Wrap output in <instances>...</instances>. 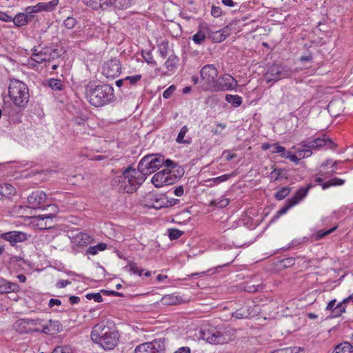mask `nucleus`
I'll return each instance as SVG.
<instances>
[{
    "mask_svg": "<svg viewBox=\"0 0 353 353\" xmlns=\"http://www.w3.org/2000/svg\"><path fill=\"white\" fill-rule=\"evenodd\" d=\"M294 73V70L287 65L273 64L268 68L264 74V79L267 83H274L283 79L290 78Z\"/></svg>",
    "mask_w": 353,
    "mask_h": 353,
    "instance_id": "7",
    "label": "nucleus"
},
{
    "mask_svg": "<svg viewBox=\"0 0 353 353\" xmlns=\"http://www.w3.org/2000/svg\"><path fill=\"white\" fill-rule=\"evenodd\" d=\"M296 205V201H291L290 199L286 201L285 204L277 212L278 216L285 214L291 208Z\"/></svg>",
    "mask_w": 353,
    "mask_h": 353,
    "instance_id": "42",
    "label": "nucleus"
},
{
    "mask_svg": "<svg viewBox=\"0 0 353 353\" xmlns=\"http://www.w3.org/2000/svg\"><path fill=\"white\" fill-rule=\"evenodd\" d=\"M29 319L17 320L14 323L15 330L21 334L28 333L30 332H39V327H32L30 326Z\"/></svg>",
    "mask_w": 353,
    "mask_h": 353,
    "instance_id": "18",
    "label": "nucleus"
},
{
    "mask_svg": "<svg viewBox=\"0 0 353 353\" xmlns=\"http://www.w3.org/2000/svg\"><path fill=\"white\" fill-rule=\"evenodd\" d=\"M303 349L300 347H288L272 351V353H300Z\"/></svg>",
    "mask_w": 353,
    "mask_h": 353,
    "instance_id": "38",
    "label": "nucleus"
},
{
    "mask_svg": "<svg viewBox=\"0 0 353 353\" xmlns=\"http://www.w3.org/2000/svg\"><path fill=\"white\" fill-rule=\"evenodd\" d=\"M229 204V199L227 198H221L220 199H214L210 202L211 206H215L217 208H225Z\"/></svg>",
    "mask_w": 353,
    "mask_h": 353,
    "instance_id": "40",
    "label": "nucleus"
},
{
    "mask_svg": "<svg viewBox=\"0 0 353 353\" xmlns=\"http://www.w3.org/2000/svg\"><path fill=\"white\" fill-rule=\"evenodd\" d=\"M316 149L319 150L324 147L330 149H334L336 147V145L333 142L332 139L329 138L326 134H323L321 137L314 138Z\"/></svg>",
    "mask_w": 353,
    "mask_h": 353,
    "instance_id": "22",
    "label": "nucleus"
},
{
    "mask_svg": "<svg viewBox=\"0 0 353 353\" xmlns=\"http://www.w3.org/2000/svg\"><path fill=\"white\" fill-rule=\"evenodd\" d=\"M46 199V194L43 191L37 190L28 196V203L32 208H40Z\"/></svg>",
    "mask_w": 353,
    "mask_h": 353,
    "instance_id": "17",
    "label": "nucleus"
},
{
    "mask_svg": "<svg viewBox=\"0 0 353 353\" xmlns=\"http://www.w3.org/2000/svg\"><path fill=\"white\" fill-rule=\"evenodd\" d=\"M178 62L179 58L174 54H171L165 62V66L168 72H172L176 68Z\"/></svg>",
    "mask_w": 353,
    "mask_h": 353,
    "instance_id": "29",
    "label": "nucleus"
},
{
    "mask_svg": "<svg viewBox=\"0 0 353 353\" xmlns=\"http://www.w3.org/2000/svg\"><path fill=\"white\" fill-rule=\"evenodd\" d=\"M37 10L41 11H48L50 12V8H48V4L46 2H40L37 3Z\"/></svg>",
    "mask_w": 353,
    "mask_h": 353,
    "instance_id": "64",
    "label": "nucleus"
},
{
    "mask_svg": "<svg viewBox=\"0 0 353 353\" xmlns=\"http://www.w3.org/2000/svg\"><path fill=\"white\" fill-rule=\"evenodd\" d=\"M183 234V232L178 229L172 228L168 230V235L170 240H175L179 239Z\"/></svg>",
    "mask_w": 353,
    "mask_h": 353,
    "instance_id": "46",
    "label": "nucleus"
},
{
    "mask_svg": "<svg viewBox=\"0 0 353 353\" xmlns=\"http://www.w3.org/2000/svg\"><path fill=\"white\" fill-rule=\"evenodd\" d=\"M250 315V310L247 307H242L232 314V316L238 319L248 318Z\"/></svg>",
    "mask_w": 353,
    "mask_h": 353,
    "instance_id": "32",
    "label": "nucleus"
},
{
    "mask_svg": "<svg viewBox=\"0 0 353 353\" xmlns=\"http://www.w3.org/2000/svg\"><path fill=\"white\" fill-rule=\"evenodd\" d=\"M29 324L30 327H40L43 328V325H44V319H29Z\"/></svg>",
    "mask_w": 353,
    "mask_h": 353,
    "instance_id": "48",
    "label": "nucleus"
},
{
    "mask_svg": "<svg viewBox=\"0 0 353 353\" xmlns=\"http://www.w3.org/2000/svg\"><path fill=\"white\" fill-rule=\"evenodd\" d=\"M91 339L104 350H112L117 345L119 334L112 321H102L92 328Z\"/></svg>",
    "mask_w": 353,
    "mask_h": 353,
    "instance_id": "1",
    "label": "nucleus"
},
{
    "mask_svg": "<svg viewBox=\"0 0 353 353\" xmlns=\"http://www.w3.org/2000/svg\"><path fill=\"white\" fill-rule=\"evenodd\" d=\"M164 163V157L159 154H148L139 161L137 171L143 176L144 181L146 176L151 174L159 170Z\"/></svg>",
    "mask_w": 353,
    "mask_h": 353,
    "instance_id": "5",
    "label": "nucleus"
},
{
    "mask_svg": "<svg viewBox=\"0 0 353 353\" xmlns=\"http://www.w3.org/2000/svg\"><path fill=\"white\" fill-rule=\"evenodd\" d=\"M176 90V86L174 85H171L169 88H168L163 93V97L165 99H169L174 92Z\"/></svg>",
    "mask_w": 353,
    "mask_h": 353,
    "instance_id": "54",
    "label": "nucleus"
},
{
    "mask_svg": "<svg viewBox=\"0 0 353 353\" xmlns=\"http://www.w3.org/2000/svg\"><path fill=\"white\" fill-rule=\"evenodd\" d=\"M211 14L214 17H219L222 14V10L219 6H212L211 9Z\"/></svg>",
    "mask_w": 353,
    "mask_h": 353,
    "instance_id": "58",
    "label": "nucleus"
},
{
    "mask_svg": "<svg viewBox=\"0 0 353 353\" xmlns=\"http://www.w3.org/2000/svg\"><path fill=\"white\" fill-rule=\"evenodd\" d=\"M83 3L92 9H105L108 6V0H82Z\"/></svg>",
    "mask_w": 353,
    "mask_h": 353,
    "instance_id": "25",
    "label": "nucleus"
},
{
    "mask_svg": "<svg viewBox=\"0 0 353 353\" xmlns=\"http://www.w3.org/2000/svg\"><path fill=\"white\" fill-rule=\"evenodd\" d=\"M91 236L84 232H79L73 236L72 241L77 246L81 247L88 245L92 242Z\"/></svg>",
    "mask_w": 353,
    "mask_h": 353,
    "instance_id": "23",
    "label": "nucleus"
},
{
    "mask_svg": "<svg viewBox=\"0 0 353 353\" xmlns=\"http://www.w3.org/2000/svg\"><path fill=\"white\" fill-rule=\"evenodd\" d=\"M336 299H332L328 303L326 307L327 310L332 311V317L340 316L343 313L345 312L346 305H345L342 302L336 305Z\"/></svg>",
    "mask_w": 353,
    "mask_h": 353,
    "instance_id": "21",
    "label": "nucleus"
},
{
    "mask_svg": "<svg viewBox=\"0 0 353 353\" xmlns=\"http://www.w3.org/2000/svg\"><path fill=\"white\" fill-rule=\"evenodd\" d=\"M129 268V271L134 274H137L139 276H141L144 270L139 268L137 263L135 262H130L128 263V265L127 266Z\"/></svg>",
    "mask_w": 353,
    "mask_h": 353,
    "instance_id": "39",
    "label": "nucleus"
},
{
    "mask_svg": "<svg viewBox=\"0 0 353 353\" xmlns=\"http://www.w3.org/2000/svg\"><path fill=\"white\" fill-rule=\"evenodd\" d=\"M284 170L283 169H279V168H275L274 169L273 171L271 172L270 173V179L272 181H277L280 176L282 175V173Z\"/></svg>",
    "mask_w": 353,
    "mask_h": 353,
    "instance_id": "52",
    "label": "nucleus"
},
{
    "mask_svg": "<svg viewBox=\"0 0 353 353\" xmlns=\"http://www.w3.org/2000/svg\"><path fill=\"white\" fill-rule=\"evenodd\" d=\"M336 228H337V226H334L326 231H324L323 230H319L316 233V239L317 240L321 239L323 238L324 236H325L326 235L331 234L334 230H336Z\"/></svg>",
    "mask_w": 353,
    "mask_h": 353,
    "instance_id": "50",
    "label": "nucleus"
},
{
    "mask_svg": "<svg viewBox=\"0 0 353 353\" xmlns=\"http://www.w3.org/2000/svg\"><path fill=\"white\" fill-rule=\"evenodd\" d=\"M85 98L97 108L104 106L114 100V89L110 85L89 83L85 87Z\"/></svg>",
    "mask_w": 353,
    "mask_h": 353,
    "instance_id": "3",
    "label": "nucleus"
},
{
    "mask_svg": "<svg viewBox=\"0 0 353 353\" xmlns=\"http://www.w3.org/2000/svg\"><path fill=\"white\" fill-rule=\"evenodd\" d=\"M8 95L13 103L19 107H24L29 100V90L23 82L12 79L8 87Z\"/></svg>",
    "mask_w": 353,
    "mask_h": 353,
    "instance_id": "4",
    "label": "nucleus"
},
{
    "mask_svg": "<svg viewBox=\"0 0 353 353\" xmlns=\"http://www.w3.org/2000/svg\"><path fill=\"white\" fill-rule=\"evenodd\" d=\"M332 353H353V346L349 342H343L336 345Z\"/></svg>",
    "mask_w": 353,
    "mask_h": 353,
    "instance_id": "27",
    "label": "nucleus"
},
{
    "mask_svg": "<svg viewBox=\"0 0 353 353\" xmlns=\"http://www.w3.org/2000/svg\"><path fill=\"white\" fill-rule=\"evenodd\" d=\"M272 150L271 151L272 153H277L280 155L282 154V152H285V148L281 145H279L278 143H275L272 146Z\"/></svg>",
    "mask_w": 353,
    "mask_h": 353,
    "instance_id": "59",
    "label": "nucleus"
},
{
    "mask_svg": "<svg viewBox=\"0 0 353 353\" xmlns=\"http://www.w3.org/2000/svg\"><path fill=\"white\" fill-rule=\"evenodd\" d=\"M70 284H71V281L69 280H59L57 281L56 286L58 288H63Z\"/></svg>",
    "mask_w": 353,
    "mask_h": 353,
    "instance_id": "63",
    "label": "nucleus"
},
{
    "mask_svg": "<svg viewBox=\"0 0 353 353\" xmlns=\"http://www.w3.org/2000/svg\"><path fill=\"white\" fill-rule=\"evenodd\" d=\"M48 85L53 90H61L63 87L61 81L55 79H50Z\"/></svg>",
    "mask_w": 353,
    "mask_h": 353,
    "instance_id": "44",
    "label": "nucleus"
},
{
    "mask_svg": "<svg viewBox=\"0 0 353 353\" xmlns=\"http://www.w3.org/2000/svg\"><path fill=\"white\" fill-rule=\"evenodd\" d=\"M30 236L21 231H10L0 234V238L8 241L12 246L16 245L18 243L26 241Z\"/></svg>",
    "mask_w": 353,
    "mask_h": 353,
    "instance_id": "14",
    "label": "nucleus"
},
{
    "mask_svg": "<svg viewBox=\"0 0 353 353\" xmlns=\"http://www.w3.org/2000/svg\"><path fill=\"white\" fill-rule=\"evenodd\" d=\"M188 132V128L187 125H184L183 127H182L180 132L178 134V136L176 139V141L179 143L190 144L191 143L190 139H184V137Z\"/></svg>",
    "mask_w": 353,
    "mask_h": 353,
    "instance_id": "31",
    "label": "nucleus"
},
{
    "mask_svg": "<svg viewBox=\"0 0 353 353\" xmlns=\"http://www.w3.org/2000/svg\"><path fill=\"white\" fill-rule=\"evenodd\" d=\"M85 297L88 300L94 299L95 302L101 303L103 301V298L101 293H88L85 295Z\"/></svg>",
    "mask_w": 353,
    "mask_h": 353,
    "instance_id": "49",
    "label": "nucleus"
},
{
    "mask_svg": "<svg viewBox=\"0 0 353 353\" xmlns=\"http://www.w3.org/2000/svg\"><path fill=\"white\" fill-rule=\"evenodd\" d=\"M202 339L211 344H223L226 342V338L222 334L220 331L216 330H202Z\"/></svg>",
    "mask_w": 353,
    "mask_h": 353,
    "instance_id": "15",
    "label": "nucleus"
},
{
    "mask_svg": "<svg viewBox=\"0 0 353 353\" xmlns=\"http://www.w3.org/2000/svg\"><path fill=\"white\" fill-rule=\"evenodd\" d=\"M77 24V20L74 17H68L63 21L64 26L68 29H72Z\"/></svg>",
    "mask_w": 353,
    "mask_h": 353,
    "instance_id": "51",
    "label": "nucleus"
},
{
    "mask_svg": "<svg viewBox=\"0 0 353 353\" xmlns=\"http://www.w3.org/2000/svg\"><path fill=\"white\" fill-rule=\"evenodd\" d=\"M290 192V188L288 187L282 188L279 191H278L274 196L276 200L281 201L285 198Z\"/></svg>",
    "mask_w": 353,
    "mask_h": 353,
    "instance_id": "43",
    "label": "nucleus"
},
{
    "mask_svg": "<svg viewBox=\"0 0 353 353\" xmlns=\"http://www.w3.org/2000/svg\"><path fill=\"white\" fill-rule=\"evenodd\" d=\"M262 289L261 285H250L248 284L245 287V290L248 292H256Z\"/></svg>",
    "mask_w": 353,
    "mask_h": 353,
    "instance_id": "57",
    "label": "nucleus"
},
{
    "mask_svg": "<svg viewBox=\"0 0 353 353\" xmlns=\"http://www.w3.org/2000/svg\"><path fill=\"white\" fill-rule=\"evenodd\" d=\"M176 181V177L168 169L158 172L152 178V183L157 188L173 184Z\"/></svg>",
    "mask_w": 353,
    "mask_h": 353,
    "instance_id": "12",
    "label": "nucleus"
},
{
    "mask_svg": "<svg viewBox=\"0 0 353 353\" xmlns=\"http://www.w3.org/2000/svg\"><path fill=\"white\" fill-rule=\"evenodd\" d=\"M60 323L57 321L44 320L43 328L39 327V332L47 334H54L60 330Z\"/></svg>",
    "mask_w": 353,
    "mask_h": 353,
    "instance_id": "19",
    "label": "nucleus"
},
{
    "mask_svg": "<svg viewBox=\"0 0 353 353\" xmlns=\"http://www.w3.org/2000/svg\"><path fill=\"white\" fill-rule=\"evenodd\" d=\"M19 286L17 283L10 282L0 276V294L17 292Z\"/></svg>",
    "mask_w": 353,
    "mask_h": 353,
    "instance_id": "20",
    "label": "nucleus"
},
{
    "mask_svg": "<svg viewBox=\"0 0 353 353\" xmlns=\"http://www.w3.org/2000/svg\"><path fill=\"white\" fill-rule=\"evenodd\" d=\"M142 56L143 57V59H145V61L149 63V64H151L152 65H157V62L153 58V56H152V52L151 51H148V52H142Z\"/></svg>",
    "mask_w": 353,
    "mask_h": 353,
    "instance_id": "47",
    "label": "nucleus"
},
{
    "mask_svg": "<svg viewBox=\"0 0 353 353\" xmlns=\"http://www.w3.org/2000/svg\"><path fill=\"white\" fill-rule=\"evenodd\" d=\"M230 177V175L229 174H223V175H221L220 176H218V177H215V178H212V181L214 183H216V185L222 183V182H224V181H226L227 180H228Z\"/></svg>",
    "mask_w": 353,
    "mask_h": 353,
    "instance_id": "56",
    "label": "nucleus"
},
{
    "mask_svg": "<svg viewBox=\"0 0 353 353\" xmlns=\"http://www.w3.org/2000/svg\"><path fill=\"white\" fill-rule=\"evenodd\" d=\"M37 4L34 6H28L26 8V13L28 15H32L33 13H36L39 12V10H37Z\"/></svg>",
    "mask_w": 353,
    "mask_h": 353,
    "instance_id": "62",
    "label": "nucleus"
},
{
    "mask_svg": "<svg viewBox=\"0 0 353 353\" xmlns=\"http://www.w3.org/2000/svg\"><path fill=\"white\" fill-rule=\"evenodd\" d=\"M121 72V64L119 59L112 58L102 66V74L107 78H116Z\"/></svg>",
    "mask_w": 353,
    "mask_h": 353,
    "instance_id": "11",
    "label": "nucleus"
},
{
    "mask_svg": "<svg viewBox=\"0 0 353 353\" xmlns=\"http://www.w3.org/2000/svg\"><path fill=\"white\" fill-rule=\"evenodd\" d=\"M108 6H113L118 9H126L129 8L132 2V0H108Z\"/></svg>",
    "mask_w": 353,
    "mask_h": 353,
    "instance_id": "28",
    "label": "nucleus"
},
{
    "mask_svg": "<svg viewBox=\"0 0 353 353\" xmlns=\"http://www.w3.org/2000/svg\"><path fill=\"white\" fill-rule=\"evenodd\" d=\"M14 192V187L8 183L0 184V194L3 196H8Z\"/></svg>",
    "mask_w": 353,
    "mask_h": 353,
    "instance_id": "35",
    "label": "nucleus"
},
{
    "mask_svg": "<svg viewBox=\"0 0 353 353\" xmlns=\"http://www.w3.org/2000/svg\"><path fill=\"white\" fill-rule=\"evenodd\" d=\"M32 17V15H28L25 13H19L14 18L12 17V21H13L16 26L21 27L30 22Z\"/></svg>",
    "mask_w": 353,
    "mask_h": 353,
    "instance_id": "24",
    "label": "nucleus"
},
{
    "mask_svg": "<svg viewBox=\"0 0 353 353\" xmlns=\"http://www.w3.org/2000/svg\"><path fill=\"white\" fill-rule=\"evenodd\" d=\"M218 76V71L214 65L208 64L204 65L201 70V77L202 80V89L204 91H209L207 89L212 86Z\"/></svg>",
    "mask_w": 353,
    "mask_h": 353,
    "instance_id": "9",
    "label": "nucleus"
},
{
    "mask_svg": "<svg viewBox=\"0 0 353 353\" xmlns=\"http://www.w3.org/2000/svg\"><path fill=\"white\" fill-rule=\"evenodd\" d=\"M32 52L29 63L33 66H35L34 63H49L60 57V54L58 50L51 47H44L39 50V48L34 46L32 49ZM46 65H47V64H46Z\"/></svg>",
    "mask_w": 353,
    "mask_h": 353,
    "instance_id": "6",
    "label": "nucleus"
},
{
    "mask_svg": "<svg viewBox=\"0 0 353 353\" xmlns=\"http://www.w3.org/2000/svg\"><path fill=\"white\" fill-rule=\"evenodd\" d=\"M165 349L164 341L158 339L137 346L134 353H163Z\"/></svg>",
    "mask_w": 353,
    "mask_h": 353,
    "instance_id": "10",
    "label": "nucleus"
},
{
    "mask_svg": "<svg viewBox=\"0 0 353 353\" xmlns=\"http://www.w3.org/2000/svg\"><path fill=\"white\" fill-rule=\"evenodd\" d=\"M47 208H53V213L38 215L37 216L32 217L31 223L34 226L37 227L39 230H44L52 228L50 225H48L47 221H45V220H52L58 212V207L56 205H48Z\"/></svg>",
    "mask_w": 353,
    "mask_h": 353,
    "instance_id": "13",
    "label": "nucleus"
},
{
    "mask_svg": "<svg viewBox=\"0 0 353 353\" xmlns=\"http://www.w3.org/2000/svg\"><path fill=\"white\" fill-rule=\"evenodd\" d=\"M144 182L143 176L137 169L131 166L126 168L123 173L115 176L111 185L119 192L133 193Z\"/></svg>",
    "mask_w": 353,
    "mask_h": 353,
    "instance_id": "2",
    "label": "nucleus"
},
{
    "mask_svg": "<svg viewBox=\"0 0 353 353\" xmlns=\"http://www.w3.org/2000/svg\"><path fill=\"white\" fill-rule=\"evenodd\" d=\"M141 74H135L134 76H128L125 78V81H128L131 85H136L141 79Z\"/></svg>",
    "mask_w": 353,
    "mask_h": 353,
    "instance_id": "53",
    "label": "nucleus"
},
{
    "mask_svg": "<svg viewBox=\"0 0 353 353\" xmlns=\"http://www.w3.org/2000/svg\"><path fill=\"white\" fill-rule=\"evenodd\" d=\"M12 17L8 15L6 12L0 11V20L4 22L12 21Z\"/></svg>",
    "mask_w": 353,
    "mask_h": 353,
    "instance_id": "61",
    "label": "nucleus"
},
{
    "mask_svg": "<svg viewBox=\"0 0 353 353\" xmlns=\"http://www.w3.org/2000/svg\"><path fill=\"white\" fill-rule=\"evenodd\" d=\"M107 248V245L104 243H100L97 245L91 246L86 250V254L96 255L99 251H103Z\"/></svg>",
    "mask_w": 353,
    "mask_h": 353,
    "instance_id": "36",
    "label": "nucleus"
},
{
    "mask_svg": "<svg viewBox=\"0 0 353 353\" xmlns=\"http://www.w3.org/2000/svg\"><path fill=\"white\" fill-rule=\"evenodd\" d=\"M225 101L231 103L234 108L240 106L242 103V98L236 94H226Z\"/></svg>",
    "mask_w": 353,
    "mask_h": 353,
    "instance_id": "33",
    "label": "nucleus"
},
{
    "mask_svg": "<svg viewBox=\"0 0 353 353\" xmlns=\"http://www.w3.org/2000/svg\"><path fill=\"white\" fill-rule=\"evenodd\" d=\"M226 128V125L224 123H219L215 129L212 130V132L214 134H221L223 129Z\"/></svg>",
    "mask_w": 353,
    "mask_h": 353,
    "instance_id": "60",
    "label": "nucleus"
},
{
    "mask_svg": "<svg viewBox=\"0 0 353 353\" xmlns=\"http://www.w3.org/2000/svg\"><path fill=\"white\" fill-rule=\"evenodd\" d=\"M312 187L311 183L308 184L306 187H301L296 192V194L290 199L291 201H296V205L299 203L307 194L309 190Z\"/></svg>",
    "mask_w": 353,
    "mask_h": 353,
    "instance_id": "26",
    "label": "nucleus"
},
{
    "mask_svg": "<svg viewBox=\"0 0 353 353\" xmlns=\"http://www.w3.org/2000/svg\"><path fill=\"white\" fill-rule=\"evenodd\" d=\"M147 198L150 201V207L155 209H161L162 208H166L176 205V201L169 203L168 198L164 195H155L150 193L148 195Z\"/></svg>",
    "mask_w": 353,
    "mask_h": 353,
    "instance_id": "16",
    "label": "nucleus"
},
{
    "mask_svg": "<svg viewBox=\"0 0 353 353\" xmlns=\"http://www.w3.org/2000/svg\"><path fill=\"white\" fill-rule=\"evenodd\" d=\"M237 85V81L231 75L225 74L216 78L212 86L208 89L211 92L228 91L234 90Z\"/></svg>",
    "mask_w": 353,
    "mask_h": 353,
    "instance_id": "8",
    "label": "nucleus"
},
{
    "mask_svg": "<svg viewBox=\"0 0 353 353\" xmlns=\"http://www.w3.org/2000/svg\"><path fill=\"white\" fill-rule=\"evenodd\" d=\"M169 50L168 42L162 41L158 45V50L162 58H165Z\"/></svg>",
    "mask_w": 353,
    "mask_h": 353,
    "instance_id": "41",
    "label": "nucleus"
},
{
    "mask_svg": "<svg viewBox=\"0 0 353 353\" xmlns=\"http://www.w3.org/2000/svg\"><path fill=\"white\" fill-rule=\"evenodd\" d=\"M229 34V28L228 27H225L223 29L214 32V34L213 36V40L215 42H221L224 41Z\"/></svg>",
    "mask_w": 353,
    "mask_h": 353,
    "instance_id": "30",
    "label": "nucleus"
},
{
    "mask_svg": "<svg viewBox=\"0 0 353 353\" xmlns=\"http://www.w3.org/2000/svg\"><path fill=\"white\" fill-rule=\"evenodd\" d=\"M52 353H71V349L68 346L57 347Z\"/></svg>",
    "mask_w": 353,
    "mask_h": 353,
    "instance_id": "55",
    "label": "nucleus"
},
{
    "mask_svg": "<svg viewBox=\"0 0 353 353\" xmlns=\"http://www.w3.org/2000/svg\"><path fill=\"white\" fill-rule=\"evenodd\" d=\"M161 302L165 305H176L179 303V299L176 296L173 294H167L162 297Z\"/></svg>",
    "mask_w": 353,
    "mask_h": 353,
    "instance_id": "34",
    "label": "nucleus"
},
{
    "mask_svg": "<svg viewBox=\"0 0 353 353\" xmlns=\"http://www.w3.org/2000/svg\"><path fill=\"white\" fill-rule=\"evenodd\" d=\"M299 145L302 148L310 149V151L312 150H317L314 138H308L303 140L301 141Z\"/></svg>",
    "mask_w": 353,
    "mask_h": 353,
    "instance_id": "37",
    "label": "nucleus"
},
{
    "mask_svg": "<svg viewBox=\"0 0 353 353\" xmlns=\"http://www.w3.org/2000/svg\"><path fill=\"white\" fill-rule=\"evenodd\" d=\"M205 39V32L200 30L193 37L192 40L196 44H201Z\"/></svg>",
    "mask_w": 353,
    "mask_h": 353,
    "instance_id": "45",
    "label": "nucleus"
}]
</instances>
